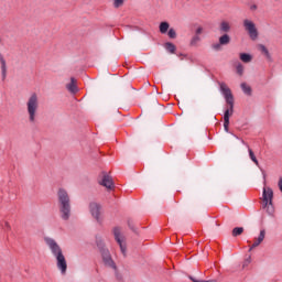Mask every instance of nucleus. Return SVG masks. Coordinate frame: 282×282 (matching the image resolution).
Wrapping results in <instances>:
<instances>
[{
  "instance_id": "1",
  "label": "nucleus",
  "mask_w": 282,
  "mask_h": 282,
  "mask_svg": "<svg viewBox=\"0 0 282 282\" xmlns=\"http://www.w3.org/2000/svg\"><path fill=\"white\" fill-rule=\"evenodd\" d=\"M44 243L47 246L48 250L51 251V254L54 257L56 261L57 269L62 274L67 273V260L65 259V254H63V248H61V245L54 238L52 237H45Z\"/></svg>"
},
{
  "instance_id": "2",
  "label": "nucleus",
  "mask_w": 282,
  "mask_h": 282,
  "mask_svg": "<svg viewBox=\"0 0 282 282\" xmlns=\"http://www.w3.org/2000/svg\"><path fill=\"white\" fill-rule=\"evenodd\" d=\"M57 199L59 206V217L63 221H68L72 217V200L69 199V193L65 188L57 191Z\"/></svg>"
},
{
  "instance_id": "3",
  "label": "nucleus",
  "mask_w": 282,
  "mask_h": 282,
  "mask_svg": "<svg viewBox=\"0 0 282 282\" xmlns=\"http://www.w3.org/2000/svg\"><path fill=\"white\" fill-rule=\"evenodd\" d=\"M218 87L228 106V108L225 110L224 120L230 121V116L235 113V95H232V90L230 87H228V84L224 82H219Z\"/></svg>"
},
{
  "instance_id": "4",
  "label": "nucleus",
  "mask_w": 282,
  "mask_h": 282,
  "mask_svg": "<svg viewBox=\"0 0 282 282\" xmlns=\"http://www.w3.org/2000/svg\"><path fill=\"white\" fill-rule=\"evenodd\" d=\"M39 95L36 93H33L29 96L26 100L28 120L31 124H34V122H36V118H39Z\"/></svg>"
},
{
  "instance_id": "5",
  "label": "nucleus",
  "mask_w": 282,
  "mask_h": 282,
  "mask_svg": "<svg viewBox=\"0 0 282 282\" xmlns=\"http://www.w3.org/2000/svg\"><path fill=\"white\" fill-rule=\"evenodd\" d=\"M274 192L271 187H264L262 192V208L272 217L274 215Z\"/></svg>"
},
{
  "instance_id": "6",
  "label": "nucleus",
  "mask_w": 282,
  "mask_h": 282,
  "mask_svg": "<svg viewBox=\"0 0 282 282\" xmlns=\"http://www.w3.org/2000/svg\"><path fill=\"white\" fill-rule=\"evenodd\" d=\"M242 28H245V31L251 41H257L259 39V29L257 28V23H254V21L251 19L242 20Z\"/></svg>"
},
{
  "instance_id": "7",
  "label": "nucleus",
  "mask_w": 282,
  "mask_h": 282,
  "mask_svg": "<svg viewBox=\"0 0 282 282\" xmlns=\"http://www.w3.org/2000/svg\"><path fill=\"white\" fill-rule=\"evenodd\" d=\"M100 254H101L102 265L116 272L118 270V267L116 265V261H113V258L111 257V252L109 251V249L102 248L100 250Z\"/></svg>"
},
{
  "instance_id": "8",
  "label": "nucleus",
  "mask_w": 282,
  "mask_h": 282,
  "mask_svg": "<svg viewBox=\"0 0 282 282\" xmlns=\"http://www.w3.org/2000/svg\"><path fill=\"white\" fill-rule=\"evenodd\" d=\"M113 237L118 246L120 247L121 254H123V257H127V239L124 238V234H122V229H120L119 227L113 228Z\"/></svg>"
},
{
  "instance_id": "9",
  "label": "nucleus",
  "mask_w": 282,
  "mask_h": 282,
  "mask_svg": "<svg viewBox=\"0 0 282 282\" xmlns=\"http://www.w3.org/2000/svg\"><path fill=\"white\" fill-rule=\"evenodd\" d=\"M89 213L95 218L97 224H102V205L93 202L89 204Z\"/></svg>"
},
{
  "instance_id": "10",
  "label": "nucleus",
  "mask_w": 282,
  "mask_h": 282,
  "mask_svg": "<svg viewBox=\"0 0 282 282\" xmlns=\"http://www.w3.org/2000/svg\"><path fill=\"white\" fill-rule=\"evenodd\" d=\"M99 184L101 186H105L108 191H111L113 188V178L109 176L108 174L104 173L101 180L99 181Z\"/></svg>"
},
{
  "instance_id": "11",
  "label": "nucleus",
  "mask_w": 282,
  "mask_h": 282,
  "mask_svg": "<svg viewBox=\"0 0 282 282\" xmlns=\"http://www.w3.org/2000/svg\"><path fill=\"white\" fill-rule=\"evenodd\" d=\"M264 239H265V229H262L260 231L259 237L254 238L253 243L249 247V252H252V250H254V248H259V246H261V243H263Z\"/></svg>"
},
{
  "instance_id": "12",
  "label": "nucleus",
  "mask_w": 282,
  "mask_h": 282,
  "mask_svg": "<svg viewBox=\"0 0 282 282\" xmlns=\"http://www.w3.org/2000/svg\"><path fill=\"white\" fill-rule=\"evenodd\" d=\"M76 78L72 77L70 78V83H68L66 85V89L70 93V94H78V86L76 84Z\"/></svg>"
},
{
  "instance_id": "13",
  "label": "nucleus",
  "mask_w": 282,
  "mask_h": 282,
  "mask_svg": "<svg viewBox=\"0 0 282 282\" xmlns=\"http://www.w3.org/2000/svg\"><path fill=\"white\" fill-rule=\"evenodd\" d=\"M258 50L259 52H261L262 56H265V58H268V61L272 58V55L270 54V51L268 50V47H265V45L259 44Z\"/></svg>"
},
{
  "instance_id": "14",
  "label": "nucleus",
  "mask_w": 282,
  "mask_h": 282,
  "mask_svg": "<svg viewBox=\"0 0 282 282\" xmlns=\"http://www.w3.org/2000/svg\"><path fill=\"white\" fill-rule=\"evenodd\" d=\"M0 65H1L2 78L6 79V76L8 74V66L6 64V58H3V55H0Z\"/></svg>"
},
{
  "instance_id": "15",
  "label": "nucleus",
  "mask_w": 282,
  "mask_h": 282,
  "mask_svg": "<svg viewBox=\"0 0 282 282\" xmlns=\"http://www.w3.org/2000/svg\"><path fill=\"white\" fill-rule=\"evenodd\" d=\"M219 31L224 32V33L230 32V22H228V21L220 22Z\"/></svg>"
},
{
  "instance_id": "16",
  "label": "nucleus",
  "mask_w": 282,
  "mask_h": 282,
  "mask_svg": "<svg viewBox=\"0 0 282 282\" xmlns=\"http://www.w3.org/2000/svg\"><path fill=\"white\" fill-rule=\"evenodd\" d=\"M239 58L242 63H252V55L249 53H240Z\"/></svg>"
},
{
  "instance_id": "17",
  "label": "nucleus",
  "mask_w": 282,
  "mask_h": 282,
  "mask_svg": "<svg viewBox=\"0 0 282 282\" xmlns=\"http://www.w3.org/2000/svg\"><path fill=\"white\" fill-rule=\"evenodd\" d=\"M170 28H171V24H169V22H161L159 25V30L161 34H166Z\"/></svg>"
},
{
  "instance_id": "18",
  "label": "nucleus",
  "mask_w": 282,
  "mask_h": 282,
  "mask_svg": "<svg viewBox=\"0 0 282 282\" xmlns=\"http://www.w3.org/2000/svg\"><path fill=\"white\" fill-rule=\"evenodd\" d=\"M200 42L202 37L199 35H194L189 41V45L191 47H197V45H199Z\"/></svg>"
},
{
  "instance_id": "19",
  "label": "nucleus",
  "mask_w": 282,
  "mask_h": 282,
  "mask_svg": "<svg viewBox=\"0 0 282 282\" xmlns=\"http://www.w3.org/2000/svg\"><path fill=\"white\" fill-rule=\"evenodd\" d=\"M220 45H228L230 43V35L224 34L219 37Z\"/></svg>"
},
{
  "instance_id": "20",
  "label": "nucleus",
  "mask_w": 282,
  "mask_h": 282,
  "mask_svg": "<svg viewBox=\"0 0 282 282\" xmlns=\"http://www.w3.org/2000/svg\"><path fill=\"white\" fill-rule=\"evenodd\" d=\"M164 47L167 52H170V54H175V50H176L175 44L167 42L165 43Z\"/></svg>"
},
{
  "instance_id": "21",
  "label": "nucleus",
  "mask_w": 282,
  "mask_h": 282,
  "mask_svg": "<svg viewBox=\"0 0 282 282\" xmlns=\"http://www.w3.org/2000/svg\"><path fill=\"white\" fill-rule=\"evenodd\" d=\"M240 87H241L243 94H247V96H250V94L252 93V89L246 83H242L240 85Z\"/></svg>"
},
{
  "instance_id": "22",
  "label": "nucleus",
  "mask_w": 282,
  "mask_h": 282,
  "mask_svg": "<svg viewBox=\"0 0 282 282\" xmlns=\"http://www.w3.org/2000/svg\"><path fill=\"white\" fill-rule=\"evenodd\" d=\"M243 70H245L243 64L238 62L236 64V72H237L238 76H243Z\"/></svg>"
},
{
  "instance_id": "23",
  "label": "nucleus",
  "mask_w": 282,
  "mask_h": 282,
  "mask_svg": "<svg viewBox=\"0 0 282 282\" xmlns=\"http://www.w3.org/2000/svg\"><path fill=\"white\" fill-rule=\"evenodd\" d=\"M239 235H243V227H236L232 229V237H239Z\"/></svg>"
},
{
  "instance_id": "24",
  "label": "nucleus",
  "mask_w": 282,
  "mask_h": 282,
  "mask_svg": "<svg viewBox=\"0 0 282 282\" xmlns=\"http://www.w3.org/2000/svg\"><path fill=\"white\" fill-rule=\"evenodd\" d=\"M249 156H250V160H252V162L254 163V165L259 166V160H257V156L254 155V152L252 151V149H249Z\"/></svg>"
},
{
  "instance_id": "25",
  "label": "nucleus",
  "mask_w": 282,
  "mask_h": 282,
  "mask_svg": "<svg viewBox=\"0 0 282 282\" xmlns=\"http://www.w3.org/2000/svg\"><path fill=\"white\" fill-rule=\"evenodd\" d=\"M167 36H170V39H177V32H175V29H170Z\"/></svg>"
},
{
  "instance_id": "26",
  "label": "nucleus",
  "mask_w": 282,
  "mask_h": 282,
  "mask_svg": "<svg viewBox=\"0 0 282 282\" xmlns=\"http://www.w3.org/2000/svg\"><path fill=\"white\" fill-rule=\"evenodd\" d=\"M124 0H113V8H122Z\"/></svg>"
},
{
  "instance_id": "27",
  "label": "nucleus",
  "mask_w": 282,
  "mask_h": 282,
  "mask_svg": "<svg viewBox=\"0 0 282 282\" xmlns=\"http://www.w3.org/2000/svg\"><path fill=\"white\" fill-rule=\"evenodd\" d=\"M221 43L220 42H218V43H216V44H213L212 45V47H213V50H215L216 52H219V51H221Z\"/></svg>"
},
{
  "instance_id": "28",
  "label": "nucleus",
  "mask_w": 282,
  "mask_h": 282,
  "mask_svg": "<svg viewBox=\"0 0 282 282\" xmlns=\"http://www.w3.org/2000/svg\"><path fill=\"white\" fill-rule=\"evenodd\" d=\"M249 10L251 12H257V10H259V6H257L256 3H252V4L249 6Z\"/></svg>"
},
{
  "instance_id": "29",
  "label": "nucleus",
  "mask_w": 282,
  "mask_h": 282,
  "mask_svg": "<svg viewBox=\"0 0 282 282\" xmlns=\"http://www.w3.org/2000/svg\"><path fill=\"white\" fill-rule=\"evenodd\" d=\"M203 32H204V28L203 26H197L196 30H195V35L199 36V34H203Z\"/></svg>"
},
{
  "instance_id": "30",
  "label": "nucleus",
  "mask_w": 282,
  "mask_h": 282,
  "mask_svg": "<svg viewBox=\"0 0 282 282\" xmlns=\"http://www.w3.org/2000/svg\"><path fill=\"white\" fill-rule=\"evenodd\" d=\"M251 261H252V258H251V257H248V258L245 260V262H243V264H242V268H247V265H250Z\"/></svg>"
},
{
  "instance_id": "31",
  "label": "nucleus",
  "mask_w": 282,
  "mask_h": 282,
  "mask_svg": "<svg viewBox=\"0 0 282 282\" xmlns=\"http://www.w3.org/2000/svg\"><path fill=\"white\" fill-rule=\"evenodd\" d=\"M228 127H230V121L224 120V129L228 133Z\"/></svg>"
},
{
  "instance_id": "32",
  "label": "nucleus",
  "mask_w": 282,
  "mask_h": 282,
  "mask_svg": "<svg viewBox=\"0 0 282 282\" xmlns=\"http://www.w3.org/2000/svg\"><path fill=\"white\" fill-rule=\"evenodd\" d=\"M192 280H193V282H217V281H215V280H212V281H197V280H195V279H193V278H191Z\"/></svg>"
},
{
  "instance_id": "33",
  "label": "nucleus",
  "mask_w": 282,
  "mask_h": 282,
  "mask_svg": "<svg viewBox=\"0 0 282 282\" xmlns=\"http://www.w3.org/2000/svg\"><path fill=\"white\" fill-rule=\"evenodd\" d=\"M6 227H7V228H10V223H6Z\"/></svg>"
},
{
  "instance_id": "34",
  "label": "nucleus",
  "mask_w": 282,
  "mask_h": 282,
  "mask_svg": "<svg viewBox=\"0 0 282 282\" xmlns=\"http://www.w3.org/2000/svg\"><path fill=\"white\" fill-rule=\"evenodd\" d=\"M241 143H242V144H246V141L241 140Z\"/></svg>"
}]
</instances>
